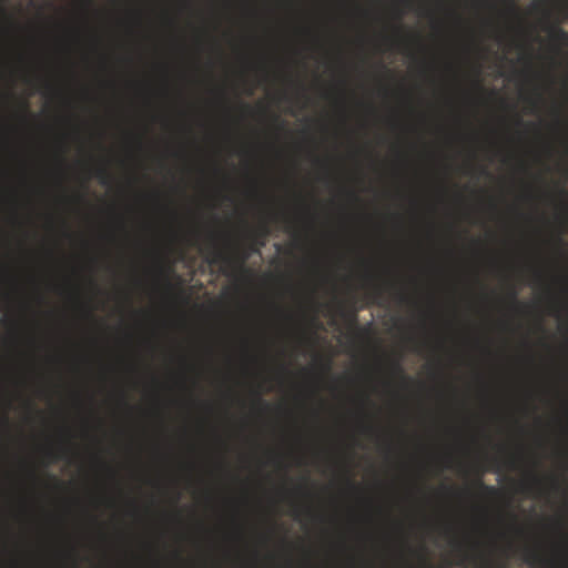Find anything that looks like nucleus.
<instances>
[{
	"label": "nucleus",
	"instance_id": "nucleus-1",
	"mask_svg": "<svg viewBox=\"0 0 568 568\" xmlns=\"http://www.w3.org/2000/svg\"><path fill=\"white\" fill-rule=\"evenodd\" d=\"M31 49L24 52L21 57L23 64V81L33 89H43V91L51 92L53 87L51 82L40 72V62L36 54L34 48L38 44L36 37L29 39Z\"/></svg>",
	"mask_w": 568,
	"mask_h": 568
},
{
	"label": "nucleus",
	"instance_id": "nucleus-2",
	"mask_svg": "<svg viewBox=\"0 0 568 568\" xmlns=\"http://www.w3.org/2000/svg\"><path fill=\"white\" fill-rule=\"evenodd\" d=\"M215 237V234H212L207 246L209 262L212 264L231 266L235 261L234 256L229 252V250L217 245Z\"/></svg>",
	"mask_w": 568,
	"mask_h": 568
},
{
	"label": "nucleus",
	"instance_id": "nucleus-3",
	"mask_svg": "<svg viewBox=\"0 0 568 568\" xmlns=\"http://www.w3.org/2000/svg\"><path fill=\"white\" fill-rule=\"evenodd\" d=\"M549 37L552 42L559 45H568V32L558 26L548 28Z\"/></svg>",
	"mask_w": 568,
	"mask_h": 568
},
{
	"label": "nucleus",
	"instance_id": "nucleus-4",
	"mask_svg": "<svg viewBox=\"0 0 568 568\" xmlns=\"http://www.w3.org/2000/svg\"><path fill=\"white\" fill-rule=\"evenodd\" d=\"M524 561L527 562L530 566H535L538 564L545 562L544 558L540 556V554L531 548H527L524 551Z\"/></svg>",
	"mask_w": 568,
	"mask_h": 568
},
{
	"label": "nucleus",
	"instance_id": "nucleus-5",
	"mask_svg": "<svg viewBox=\"0 0 568 568\" xmlns=\"http://www.w3.org/2000/svg\"><path fill=\"white\" fill-rule=\"evenodd\" d=\"M94 175L99 179L100 183L103 185L109 184L110 182V173L105 166H99L94 171Z\"/></svg>",
	"mask_w": 568,
	"mask_h": 568
},
{
	"label": "nucleus",
	"instance_id": "nucleus-6",
	"mask_svg": "<svg viewBox=\"0 0 568 568\" xmlns=\"http://www.w3.org/2000/svg\"><path fill=\"white\" fill-rule=\"evenodd\" d=\"M27 475L33 486L41 484V478L33 466L27 465Z\"/></svg>",
	"mask_w": 568,
	"mask_h": 568
},
{
	"label": "nucleus",
	"instance_id": "nucleus-7",
	"mask_svg": "<svg viewBox=\"0 0 568 568\" xmlns=\"http://www.w3.org/2000/svg\"><path fill=\"white\" fill-rule=\"evenodd\" d=\"M392 369L394 373L399 375L402 381H404L405 383L412 382V378L404 374V371H403V367H402L399 361H394L392 363Z\"/></svg>",
	"mask_w": 568,
	"mask_h": 568
},
{
	"label": "nucleus",
	"instance_id": "nucleus-8",
	"mask_svg": "<svg viewBox=\"0 0 568 568\" xmlns=\"http://www.w3.org/2000/svg\"><path fill=\"white\" fill-rule=\"evenodd\" d=\"M26 408L28 410V417H27L28 422H33V415H36V414L40 415L41 414V412H39L36 408V405H34V403L31 399H28L26 402Z\"/></svg>",
	"mask_w": 568,
	"mask_h": 568
},
{
	"label": "nucleus",
	"instance_id": "nucleus-9",
	"mask_svg": "<svg viewBox=\"0 0 568 568\" xmlns=\"http://www.w3.org/2000/svg\"><path fill=\"white\" fill-rule=\"evenodd\" d=\"M478 487L488 496H496L498 494V490L496 487L486 485L481 479L477 480Z\"/></svg>",
	"mask_w": 568,
	"mask_h": 568
},
{
	"label": "nucleus",
	"instance_id": "nucleus-10",
	"mask_svg": "<svg viewBox=\"0 0 568 568\" xmlns=\"http://www.w3.org/2000/svg\"><path fill=\"white\" fill-rule=\"evenodd\" d=\"M542 484V480L536 474H531L529 478V484L525 485V488L529 489L531 487H539Z\"/></svg>",
	"mask_w": 568,
	"mask_h": 568
},
{
	"label": "nucleus",
	"instance_id": "nucleus-11",
	"mask_svg": "<svg viewBox=\"0 0 568 568\" xmlns=\"http://www.w3.org/2000/svg\"><path fill=\"white\" fill-rule=\"evenodd\" d=\"M64 452H65V449L63 448L60 454H55L51 448H48V449H45L44 453H45V456H48L50 458V460H58V459L64 458Z\"/></svg>",
	"mask_w": 568,
	"mask_h": 568
},
{
	"label": "nucleus",
	"instance_id": "nucleus-12",
	"mask_svg": "<svg viewBox=\"0 0 568 568\" xmlns=\"http://www.w3.org/2000/svg\"><path fill=\"white\" fill-rule=\"evenodd\" d=\"M383 292H384V286L381 285V284H376L373 286V290H372V297L373 300H378L382 297L383 295Z\"/></svg>",
	"mask_w": 568,
	"mask_h": 568
},
{
	"label": "nucleus",
	"instance_id": "nucleus-13",
	"mask_svg": "<svg viewBox=\"0 0 568 568\" xmlns=\"http://www.w3.org/2000/svg\"><path fill=\"white\" fill-rule=\"evenodd\" d=\"M321 367L322 369L326 373V372H329L331 371V367H332V362L331 359H325V361H322L321 359Z\"/></svg>",
	"mask_w": 568,
	"mask_h": 568
},
{
	"label": "nucleus",
	"instance_id": "nucleus-14",
	"mask_svg": "<svg viewBox=\"0 0 568 568\" xmlns=\"http://www.w3.org/2000/svg\"><path fill=\"white\" fill-rule=\"evenodd\" d=\"M509 296H510V300H511L513 304L518 306L519 302L517 300V291L516 290H511L510 293H509Z\"/></svg>",
	"mask_w": 568,
	"mask_h": 568
},
{
	"label": "nucleus",
	"instance_id": "nucleus-15",
	"mask_svg": "<svg viewBox=\"0 0 568 568\" xmlns=\"http://www.w3.org/2000/svg\"><path fill=\"white\" fill-rule=\"evenodd\" d=\"M256 402L258 405L263 406L264 408L268 407V404L264 399H262L260 393L256 394Z\"/></svg>",
	"mask_w": 568,
	"mask_h": 568
},
{
	"label": "nucleus",
	"instance_id": "nucleus-16",
	"mask_svg": "<svg viewBox=\"0 0 568 568\" xmlns=\"http://www.w3.org/2000/svg\"><path fill=\"white\" fill-rule=\"evenodd\" d=\"M260 234L265 237L266 235H268V227L266 225H263L261 229H260Z\"/></svg>",
	"mask_w": 568,
	"mask_h": 568
},
{
	"label": "nucleus",
	"instance_id": "nucleus-17",
	"mask_svg": "<svg viewBox=\"0 0 568 568\" xmlns=\"http://www.w3.org/2000/svg\"><path fill=\"white\" fill-rule=\"evenodd\" d=\"M36 300H37V303H38V304H42V303H43V301H44V297H43V295H42V294L37 293V294H36Z\"/></svg>",
	"mask_w": 568,
	"mask_h": 568
},
{
	"label": "nucleus",
	"instance_id": "nucleus-18",
	"mask_svg": "<svg viewBox=\"0 0 568 568\" xmlns=\"http://www.w3.org/2000/svg\"><path fill=\"white\" fill-rule=\"evenodd\" d=\"M247 258V255H243L241 256L239 260H237V263L242 266L245 262V260Z\"/></svg>",
	"mask_w": 568,
	"mask_h": 568
},
{
	"label": "nucleus",
	"instance_id": "nucleus-19",
	"mask_svg": "<svg viewBox=\"0 0 568 568\" xmlns=\"http://www.w3.org/2000/svg\"><path fill=\"white\" fill-rule=\"evenodd\" d=\"M29 342H30V344H31L32 346H34V345L37 344V341H36V338H34V336H30V337H29Z\"/></svg>",
	"mask_w": 568,
	"mask_h": 568
},
{
	"label": "nucleus",
	"instance_id": "nucleus-20",
	"mask_svg": "<svg viewBox=\"0 0 568 568\" xmlns=\"http://www.w3.org/2000/svg\"><path fill=\"white\" fill-rule=\"evenodd\" d=\"M347 484L351 486L352 489H356V485L351 480V479H347Z\"/></svg>",
	"mask_w": 568,
	"mask_h": 568
},
{
	"label": "nucleus",
	"instance_id": "nucleus-21",
	"mask_svg": "<svg viewBox=\"0 0 568 568\" xmlns=\"http://www.w3.org/2000/svg\"><path fill=\"white\" fill-rule=\"evenodd\" d=\"M300 514H301L300 508H295V509H294V517H295V518H298V517H300Z\"/></svg>",
	"mask_w": 568,
	"mask_h": 568
},
{
	"label": "nucleus",
	"instance_id": "nucleus-22",
	"mask_svg": "<svg viewBox=\"0 0 568 568\" xmlns=\"http://www.w3.org/2000/svg\"><path fill=\"white\" fill-rule=\"evenodd\" d=\"M349 196H351L354 201H357V200H358V196H357L354 192H349Z\"/></svg>",
	"mask_w": 568,
	"mask_h": 568
},
{
	"label": "nucleus",
	"instance_id": "nucleus-23",
	"mask_svg": "<svg viewBox=\"0 0 568 568\" xmlns=\"http://www.w3.org/2000/svg\"><path fill=\"white\" fill-rule=\"evenodd\" d=\"M363 429H364V432H372L373 430L372 426H368V425L364 426Z\"/></svg>",
	"mask_w": 568,
	"mask_h": 568
},
{
	"label": "nucleus",
	"instance_id": "nucleus-24",
	"mask_svg": "<svg viewBox=\"0 0 568 568\" xmlns=\"http://www.w3.org/2000/svg\"><path fill=\"white\" fill-rule=\"evenodd\" d=\"M485 4H488L489 7H494V3L489 0H484Z\"/></svg>",
	"mask_w": 568,
	"mask_h": 568
},
{
	"label": "nucleus",
	"instance_id": "nucleus-25",
	"mask_svg": "<svg viewBox=\"0 0 568 568\" xmlns=\"http://www.w3.org/2000/svg\"><path fill=\"white\" fill-rule=\"evenodd\" d=\"M495 568H508V567H507V565H506V564H500V565H498V566H497V567H495Z\"/></svg>",
	"mask_w": 568,
	"mask_h": 568
},
{
	"label": "nucleus",
	"instance_id": "nucleus-26",
	"mask_svg": "<svg viewBox=\"0 0 568 568\" xmlns=\"http://www.w3.org/2000/svg\"><path fill=\"white\" fill-rule=\"evenodd\" d=\"M399 300H400V302H404L406 300V296L400 294Z\"/></svg>",
	"mask_w": 568,
	"mask_h": 568
},
{
	"label": "nucleus",
	"instance_id": "nucleus-27",
	"mask_svg": "<svg viewBox=\"0 0 568 568\" xmlns=\"http://www.w3.org/2000/svg\"><path fill=\"white\" fill-rule=\"evenodd\" d=\"M24 510H26V514H28V515L30 514V509H29V507L27 505H26Z\"/></svg>",
	"mask_w": 568,
	"mask_h": 568
},
{
	"label": "nucleus",
	"instance_id": "nucleus-28",
	"mask_svg": "<svg viewBox=\"0 0 568 568\" xmlns=\"http://www.w3.org/2000/svg\"><path fill=\"white\" fill-rule=\"evenodd\" d=\"M31 282H32L33 284H36V283H37V281H36V277H34V276H31Z\"/></svg>",
	"mask_w": 568,
	"mask_h": 568
},
{
	"label": "nucleus",
	"instance_id": "nucleus-29",
	"mask_svg": "<svg viewBox=\"0 0 568 568\" xmlns=\"http://www.w3.org/2000/svg\"><path fill=\"white\" fill-rule=\"evenodd\" d=\"M85 314H87L88 316H90V317L92 316V312H91V311H87V313H85Z\"/></svg>",
	"mask_w": 568,
	"mask_h": 568
},
{
	"label": "nucleus",
	"instance_id": "nucleus-30",
	"mask_svg": "<svg viewBox=\"0 0 568 568\" xmlns=\"http://www.w3.org/2000/svg\"><path fill=\"white\" fill-rule=\"evenodd\" d=\"M560 192H561V194H564V195H567V196H568V193H567L565 190H561Z\"/></svg>",
	"mask_w": 568,
	"mask_h": 568
},
{
	"label": "nucleus",
	"instance_id": "nucleus-31",
	"mask_svg": "<svg viewBox=\"0 0 568 568\" xmlns=\"http://www.w3.org/2000/svg\"><path fill=\"white\" fill-rule=\"evenodd\" d=\"M517 123H518V124H521V123H523L521 119H519V118H518V119H517Z\"/></svg>",
	"mask_w": 568,
	"mask_h": 568
},
{
	"label": "nucleus",
	"instance_id": "nucleus-32",
	"mask_svg": "<svg viewBox=\"0 0 568 568\" xmlns=\"http://www.w3.org/2000/svg\"><path fill=\"white\" fill-rule=\"evenodd\" d=\"M226 245H227V248H230V247H231V243H230V241H229V240H227V242H226Z\"/></svg>",
	"mask_w": 568,
	"mask_h": 568
},
{
	"label": "nucleus",
	"instance_id": "nucleus-33",
	"mask_svg": "<svg viewBox=\"0 0 568 568\" xmlns=\"http://www.w3.org/2000/svg\"><path fill=\"white\" fill-rule=\"evenodd\" d=\"M34 190L38 192H42V189H39V187H36Z\"/></svg>",
	"mask_w": 568,
	"mask_h": 568
},
{
	"label": "nucleus",
	"instance_id": "nucleus-34",
	"mask_svg": "<svg viewBox=\"0 0 568 568\" xmlns=\"http://www.w3.org/2000/svg\"><path fill=\"white\" fill-rule=\"evenodd\" d=\"M27 568H33L32 566H28Z\"/></svg>",
	"mask_w": 568,
	"mask_h": 568
}]
</instances>
